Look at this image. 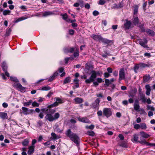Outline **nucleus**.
<instances>
[{"label": "nucleus", "mask_w": 155, "mask_h": 155, "mask_svg": "<svg viewBox=\"0 0 155 155\" xmlns=\"http://www.w3.org/2000/svg\"><path fill=\"white\" fill-rule=\"evenodd\" d=\"M106 2V1L105 0H99L98 4L100 5H104Z\"/></svg>", "instance_id": "obj_49"}, {"label": "nucleus", "mask_w": 155, "mask_h": 155, "mask_svg": "<svg viewBox=\"0 0 155 155\" xmlns=\"http://www.w3.org/2000/svg\"><path fill=\"white\" fill-rule=\"evenodd\" d=\"M112 114V111L110 108H104L103 110V116L107 118L110 117Z\"/></svg>", "instance_id": "obj_5"}, {"label": "nucleus", "mask_w": 155, "mask_h": 155, "mask_svg": "<svg viewBox=\"0 0 155 155\" xmlns=\"http://www.w3.org/2000/svg\"><path fill=\"white\" fill-rule=\"evenodd\" d=\"M123 7V4L122 2H119L118 5L116 6V8H121Z\"/></svg>", "instance_id": "obj_53"}, {"label": "nucleus", "mask_w": 155, "mask_h": 155, "mask_svg": "<svg viewBox=\"0 0 155 155\" xmlns=\"http://www.w3.org/2000/svg\"><path fill=\"white\" fill-rule=\"evenodd\" d=\"M10 79L13 81L15 82H18V79L15 77H13L12 76L10 77Z\"/></svg>", "instance_id": "obj_51"}, {"label": "nucleus", "mask_w": 155, "mask_h": 155, "mask_svg": "<svg viewBox=\"0 0 155 155\" xmlns=\"http://www.w3.org/2000/svg\"><path fill=\"white\" fill-rule=\"evenodd\" d=\"M146 31L149 35L154 36L155 35V33L154 32L150 29H146Z\"/></svg>", "instance_id": "obj_18"}, {"label": "nucleus", "mask_w": 155, "mask_h": 155, "mask_svg": "<svg viewBox=\"0 0 155 155\" xmlns=\"http://www.w3.org/2000/svg\"><path fill=\"white\" fill-rule=\"evenodd\" d=\"M85 67L88 70H89L90 69L92 68H93L92 65L91 64L88 63H86V64Z\"/></svg>", "instance_id": "obj_38"}, {"label": "nucleus", "mask_w": 155, "mask_h": 155, "mask_svg": "<svg viewBox=\"0 0 155 155\" xmlns=\"http://www.w3.org/2000/svg\"><path fill=\"white\" fill-rule=\"evenodd\" d=\"M96 80L97 82H98V83H100L104 81L103 79L101 78H97Z\"/></svg>", "instance_id": "obj_55"}, {"label": "nucleus", "mask_w": 155, "mask_h": 155, "mask_svg": "<svg viewBox=\"0 0 155 155\" xmlns=\"http://www.w3.org/2000/svg\"><path fill=\"white\" fill-rule=\"evenodd\" d=\"M91 73V74L89 78L85 80V82L87 84H90L91 83L93 82L97 77L95 74L93 73Z\"/></svg>", "instance_id": "obj_8"}, {"label": "nucleus", "mask_w": 155, "mask_h": 155, "mask_svg": "<svg viewBox=\"0 0 155 155\" xmlns=\"http://www.w3.org/2000/svg\"><path fill=\"white\" fill-rule=\"evenodd\" d=\"M62 17L63 19L66 20L68 18V15L67 14L65 13L62 15Z\"/></svg>", "instance_id": "obj_56"}, {"label": "nucleus", "mask_w": 155, "mask_h": 155, "mask_svg": "<svg viewBox=\"0 0 155 155\" xmlns=\"http://www.w3.org/2000/svg\"><path fill=\"white\" fill-rule=\"evenodd\" d=\"M87 134L90 136H93L95 135V133L93 131L90 130L87 132Z\"/></svg>", "instance_id": "obj_36"}, {"label": "nucleus", "mask_w": 155, "mask_h": 155, "mask_svg": "<svg viewBox=\"0 0 155 155\" xmlns=\"http://www.w3.org/2000/svg\"><path fill=\"white\" fill-rule=\"evenodd\" d=\"M60 116V114L58 112L55 113L54 115V116H53L54 120L59 118Z\"/></svg>", "instance_id": "obj_33"}, {"label": "nucleus", "mask_w": 155, "mask_h": 155, "mask_svg": "<svg viewBox=\"0 0 155 155\" xmlns=\"http://www.w3.org/2000/svg\"><path fill=\"white\" fill-rule=\"evenodd\" d=\"M125 77L124 69L123 68H121L120 69L119 72V81H120L124 79Z\"/></svg>", "instance_id": "obj_7"}, {"label": "nucleus", "mask_w": 155, "mask_h": 155, "mask_svg": "<svg viewBox=\"0 0 155 155\" xmlns=\"http://www.w3.org/2000/svg\"><path fill=\"white\" fill-rule=\"evenodd\" d=\"M132 24V23L130 21H128L127 20H126V22L124 24V28L126 29H129Z\"/></svg>", "instance_id": "obj_12"}, {"label": "nucleus", "mask_w": 155, "mask_h": 155, "mask_svg": "<svg viewBox=\"0 0 155 155\" xmlns=\"http://www.w3.org/2000/svg\"><path fill=\"white\" fill-rule=\"evenodd\" d=\"M48 108H43L41 109V112H43V113H45L47 114Z\"/></svg>", "instance_id": "obj_45"}, {"label": "nucleus", "mask_w": 155, "mask_h": 155, "mask_svg": "<svg viewBox=\"0 0 155 155\" xmlns=\"http://www.w3.org/2000/svg\"><path fill=\"white\" fill-rule=\"evenodd\" d=\"M32 105L33 107H39V104L38 103H37L36 101H35L34 102H33L32 103Z\"/></svg>", "instance_id": "obj_48"}, {"label": "nucleus", "mask_w": 155, "mask_h": 155, "mask_svg": "<svg viewBox=\"0 0 155 155\" xmlns=\"http://www.w3.org/2000/svg\"><path fill=\"white\" fill-rule=\"evenodd\" d=\"M134 107L135 110L138 111L140 108V106L139 104H134Z\"/></svg>", "instance_id": "obj_37"}, {"label": "nucleus", "mask_w": 155, "mask_h": 155, "mask_svg": "<svg viewBox=\"0 0 155 155\" xmlns=\"http://www.w3.org/2000/svg\"><path fill=\"white\" fill-rule=\"evenodd\" d=\"M51 89V87L49 86L41 87L39 89L40 90L42 91H48Z\"/></svg>", "instance_id": "obj_28"}, {"label": "nucleus", "mask_w": 155, "mask_h": 155, "mask_svg": "<svg viewBox=\"0 0 155 155\" xmlns=\"http://www.w3.org/2000/svg\"><path fill=\"white\" fill-rule=\"evenodd\" d=\"M22 109L23 110L22 113L25 115H27L29 114L28 113V108L25 107H22Z\"/></svg>", "instance_id": "obj_26"}, {"label": "nucleus", "mask_w": 155, "mask_h": 155, "mask_svg": "<svg viewBox=\"0 0 155 155\" xmlns=\"http://www.w3.org/2000/svg\"><path fill=\"white\" fill-rule=\"evenodd\" d=\"M83 123H91V122L86 117H84V119L83 121Z\"/></svg>", "instance_id": "obj_43"}, {"label": "nucleus", "mask_w": 155, "mask_h": 155, "mask_svg": "<svg viewBox=\"0 0 155 155\" xmlns=\"http://www.w3.org/2000/svg\"><path fill=\"white\" fill-rule=\"evenodd\" d=\"M74 56L75 58L78 57L79 56V53L78 51L74 52Z\"/></svg>", "instance_id": "obj_58"}, {"label": "nucleus", "mask_w": 155, "mask_h": 155, "mask_svg": "<svg viewBox=\"0 0 155 155\" xmlns=\"http://www.w3.org/2000/svg\"><path fill=\"white\" fill-rule=\"evenodd\" d=\"M54 130L58 133H62V131L58 127H57L55 128Z\"/></svg>", "instance_id": "obj_52"}, {"label": "nucleus", "mask_w": 155, "mask_h": 155, "mask_svg": "<svg viewBox=\"0 0 155 155\" xmlns=\"http://www.w3.org/2000/svg\"><path fill=\"white\" fill-rule=\"evenodd\" d=\"M119 146L125 148H127V146L126 143L125 141H122L119 144Z\"/></svg>", "instance_id": "obj_32"}, {"label": "nucleus", "mask_w": 155, "mask_h": 155, "mask_svg": "<svg viewBox=\"0 0 155 155\" xmlns=\"http://www.w3.org/2000/svg\"><path fill=\"white\" fill-rule=\"evenodd\" d=\"M91 37L94 40L100 42L104 44H108L111 42V41L107 38H103L101 35H96L92 34Z\"/></svg>", "instance_id": "obj_3"}, {"label": "nucleus", "mask_w": 155, "mask_h": 155, "mask_svg": "<svg viewBox=\"0 0 155 155\" xmlns=\"http://www.w3.org/2000/svg\"><path fill=\"white\" fill-rule=\"evenodd\" d=\"M28 143H29L28 140L27 139H26L24 140L22 142V145L24 146H26L28 145Z\"/></svg>", "instance_id": "obj_35"}, {"label": "nucleus", "mask_w": 155, "mask_h": 155, "mask_svg": "<svg viewBox=\"0 0 155 155\" xmlns=\"http://www.w3.org/2000/svg\"><path fill=\"white\" fill-rule=\"evenodd\" d=\"M143 41L140 40L139 41V44L142 46L146 48H149V47L146 45L147 43V41L146 38L143 39Z\"/></svg>", "instance_id": "obj_9"}, {"label": "nucleus", "mask_w": 155, "mask_h": 155, "mask_svg": "<svg viewBox=\"0 0 155 155\" xmlns=\"http://www.w3.org/2000/svg\"><path fill=\"white\" fill-rule=\"evenodd\" d=\"M35 147V146H31L29 147V149L28 151V155H31L34 152Z\"/></svg>", "instance_id": "obj_19"}, {"label": "nucleus", "mask_w": 155, "mask_h": 155, "mask_svg": "<svg viewBox=\"0 0 155 155\" xmlns=\"http://www.w3.org/2000/svg\"><path fill=\"white\" fill-rule=\"evenodd\" d=\"M71 78L70 77H67L64 80L63 84H65L70 82L71 81Z\"/></svg>", "instance_id": "obj_30"}, {"label": "nucleus", "mask_w": 155, "mask_h": 155, "mask_svg": "<svg viewBox=\"0 0 155 155\" xmlns=\"http://www.w3.org/2000/svg\"><path fill=\"white\" fill-rule=\"evenodd\" d=\"M140 127L142 129H145L147 128L146 124L144 123H142L140 124Z\"/></svg>", "instance_id": "obj_47"}, {"label": "nucleus", "mask_w": 155, "mask_h": 155, "mask_svg": "<svg viewBox=\"0 0 155 155\" xmlns=\"http://www.w3.org/2000/svg\"><path fill=\"white\" fill-rule=\"evenodd\" d=\"M96 96L98 97V98H99L100 99V98H103L104 97V96L101 93L96 94Z\"/></svg>", "instance_id": "obj_41"}, {"label": "nucleus", "mask_w": 155, "mask_h": 155, "mask_svg": "<svg viewBox=\"0 0 155 155\" xmlns=\"http://www.w3.org/2000/svg\"><path fill=\"white\" fill-rule=\"evenodd\" d=\"M138 143L142 145H146L147 146H149L150 143L147 142L145 140H141L138 141Z\"/></svg>", "instance_id": "obj_21"}, {"label": "nucleus", "mask_w": 155, "mask_h": 155, "mask_svg": "<svg viewBox=\"0 0 155 155\" xmlns=\"http://www.w3.org/2000/svg\"><path fill=\"white\" fill-rule=\"evenodd\" d=\"M78 119L79 121L83 122V121L84 119V117H79L78 118Z\"/></svg>", "instance_id": "obj_63"}, {"label": "nucleus", "mask_w": 155, "mask_h": 155, "mask_svg": "<svg viewBox=\"0 0 155 155\" xmlns=\"http://www.w3.org/2000/svg\"><path fill=\"white\" fill-rule=\"evenodd\" d=\"M74 100L76 104H79L83 103L84 102L83 99L78 97H77L74 99Z\"/></svg>", "instance_id": "obj_17"}, {"label": "nucleus", "mask_w": 155, "mask_h": 155, "mask_svg": "<svg viewBox=\"0 0 155 155\" xmlns=\"http://www.w3.org/2000/svg\"><path fill=\"white\" fill-rule=\"evenodd\" d=\"M55 78V77H54L52 75V76L50 77L49 78L48 80V81L49 82H51Z\"/></svg>", "instance_id": "obj_64"}, {"label": "nucleus", "mask_w": 155, "mask_h": 155, "mask_svg": "<svg viewBox=\"0 0 155 155\" xmlns=\"http://www.w3.org/2000/svg\"><path fill=\"white\" fill-rule=\"evenodd\" d=\"M140 134L143 138H147L150 137V135L143 131H141L140 132Z\"/></svg>", "instance_id": "obj_20"}, {"label": "nucleus", "mask_w": 155, "mask_h": 155, "mask_svg": "<svg viewBox=\"0 0 155 155\" xmlns=\"http://www.w3.org/2000/svg\"><path fill=\"white\" fill-rule=\"evenodd\" d=\"M91 73H94L95 74H96V77H97V76L100 75V73L99 71H96L94 70H92L91 71Z\"/></svg>", "instance_id": "obj_44"}, {"label": "nucleus", "mask_w": 155, "mask_h": 155, "mask_svg": "<svg viewBox=\"0 0 155 155\" xmlns=\"http://www.w3.org/2000/svg\"><path fill=\"white\" fill-rule=\"evenodd\" d=\"M94 127V125L91 124L90 126L87 125L85 126V128L87 129L93 130Z\"/></svg>", "instance_id": "obj_40"}, {"label": "nucleus", "mask_w": 155, "mask_h": 155, "mask_svg": "<svg viewBox=\"0 0 155 155\" xmlns=\"http://www.w3.org/2000/svg\"><path fill=\"white\" fill-rule=\"evenodd\" d=\"M56 111V109H52L51 108H48L47 113L48 114H51L52 115V114L54 113Z\"/></svg>", "instance_id": "obj_27"}, {"label": "nucleus", "mask_w": 155, "mask_h": 155, "mask_svg": "<svg viewBox=\"0 0 155 155\" xmlns=\"http://www.w3.org/2000/svg\"><path fill=\"white\" fill-rule=\"evenodd\" d=\"M51 135L53 137V138L54 139H56L58 138V136L56 135V134L54 133H51Z\"/></svg>", "instance_id": "obj_46"}, {"label": "nucleus", "mask_w": 155, "mask_h": 155, "mask_svg": "<svg viewBox=\"0 0 155 155\" xmlns=\"http://www.w3.org/2000/svg\"><path fill=\"white\" fill-rule=\"evenodd\" d=\"M32 100H29L28 101L25 102L23 103V105L25 106H29L32 103Z\"/></svg>", "instance_id": "obj_31"}, {"label": "nucleus", "mask_w": 155, "mask_h": 155, "mask_svg": "<svg viewBox=\"0 0 155 155\" xmlns=\"http://www.w3.org/2000/svg\"><path fill=\"white\" fill-rule=\"evenodd\" d=\"M11 12L9 10H5L3 11V14L4 15H8Z\"/></svg>", "instance_id": "obj_42"}, {"label": "nucleus", "mask_w": 155, "mask_h": 155, "mask_svg": "<svg viewBox=\"0 0 155 155\" xmlns=\"http://www.w3.org/2000/svg\"><path fill=\"white\" fill-rule=\"evenodd\" d=\"M131 23L134 25L137 26L139 28L141 32H145V29L144 27V23L140 22L139 19L137 16H133Z\"/></svg>", "instance_id": "obj_2"}, {"label": "nucleus", "mask_w": 155, "mask_h": 155, "mask_svg": "<svg viewBox=\"0 0 155 155\" xmlns=\"http://www.w3.org/2000/svg\"><path fill=\"white\" fill-rule=\"evenodd\" d=\"M74 48L72 47L70 48H66L64 49V51L65 52H68L70 53H72L74 50Z\"/></svg>", "instance_id": "obj_23"}, {"label": "nucleus", "mask_w": 155, "mask_h": 155, "mask_svg": "<svg viewBox=\"0 0 155 155\" xmlns=\"http://www.w3.org/2000/svg\"><path fill=\"white\" fill-rule=\"evenodd\" d=\"M140 100L142 101L143 103H145L146 102V99L145 97V95L143 94L140 95Z\"/></svg>", "instance_id": "obj_25"}, {"label": "nucleus", "mask_w": 155, "mask_h": 155, "mask_svg": "<svg viewBox=\"0 0 155 155\" xmlns=\"http://www.w3.org/2000/svg\"><path fill=\"white\" fill-rule=\"evenodd\" d=\"M138 135L137 134H135L133 135V138H132V140L133 142L138 143Z\"/></svg>", "instance_id": "obj_16"}, {"label": "nucleus", "mask_w": 155, "mask_h": 155, "mask_svg": "<svg viewBox=\"0 0 155 155\" xmlns=\"http://www.w3.org/2000/svg\"><path fill=\"white\" fill-rule=\"evenodd\" d=\"M97 114L99 116H102L103 115V111L102 112L101 110H99L97 112Z\"/></svg>", "instance_id": "obj_57"}, {"label": "nucleus", "mask_w": 155, "mask_h": 155, "mask_svg": "<svg viewBox=\"0 0 155 155\" xmlns=\"http://www.w3.org/2000/svg\"><path fill=\"white\" fill-rule=\"evenodd\" d=\"M93 14L94 16H96L99 14V12H98V11L95 10L93 12Z\"/></svg>", "instance_id": "obj_59"}, {"label": "nucleus", "mask_w": 155, "mask_h": 155, "mask_svg": "<svg viewBox=\"0 0 155 155\" xmlns=\"http://www.w3.org/2000/svg\"><path fill=\"white\" fill-rule=\"evenodd\" d=\"M45 118L46 120H48L50 122L53 121L54 120L53 116L51 114H47L45 117Z\"/></svg>", "instance_id": "obj_11"}, {"label": "nucleus", "mask_w": 155, "mask_h": 155, "mask_svg": "<svg viewBox=\"0 0 155 155\" xmlns=\"http://www.w3.org/2000/svg\"><path fill=\"white\" fill-rule=\"evenodd\" d=\"M65 134L77 146H79L80 138L76 134L72 132L70 129H68L66 130Z\"/></svg>", "instance_id": "obj_1"}, {"label": "nucleus", "mask_w": 155, "mask_h": 155, "mask_svg": "<svg viewBox=\"0 0 155 155\" xmlns=\"http://www.w3.org/2000/svg\"><path fill=\"white\" fill-rule=\"evenodd\" d=\"M69 33L70 35H73L74 33V31L73 29H70L69 30Z\"/></svg>", "instance_id": "obj_60"}, {"label": "nucleus", "mask_w": 155, "mask_h": 155, "mask_svg": "<svg viewBox=\"0 0 155 155\" xmlns=\"http://www.w3.org/2000/svg\"><path fill=\"white\" fill-rule=\"evenodd\" d=\"M2 67L3 71H7L8 67L5 61H3L2 64Z\"/></svg>", "instance_id": "obj_22"}, {"label": "nucleus", "mask_w": 155, "mask_h": 155, "mask_svg": "<svg viewBox=\"0 0 155 155\" xmlns=\"http://www.w3.org/2000/svg\"><path fill=\"white\" fill-rule=\"evenodd\" d=\"M56 99V101L57 102H58V104H61L63 103L62 100L59 97H56L55 98Z\"/></svg>", "instance_id": "obj_50"}, {"label": "nucleus", "mask_w": 155, "mask_h": 155, "mask_svg": "<svg viewBox=\"0 0 155 155\" xmlns=\"http://www.w3.org/2000/svg\"><path fill=\"white\" fill-rule=\"evenodd\" d=\"M150 77L149 75H146L143 77V82H147L150 79Z\"/></svg>", "instance_id": "obj_24"}, {"label": "nucleus", "mask_w": 155, "mask_h": 155, "mask_svg": "<svg viewBox=\"0 0 155 155\" xmlns=\"http://www.w3.org/2000/svg\"><path fill=\"white\" fill-rule=\"evenodd\" d=\"M151 66V64L149 63H147V64H146L144 63H141L136 64L134 67V70L136 73H137L138 70L140 68H143Z\"/></svg>", "instance_id": "obj_4"}, {"label": "nucleus", "mask_w": 155, "mask_h": 155, "mask_svg": "<svg viewBox=\"0 0 155 155\" xmlns=\"http://www.w3.org/2000/svg\"><path fill=\"white\" fill-rule=\"evenodd\" d=\"M13 86L21 92H24L26 91V87L22 86L19 83L15 82L13 84Z\"/></svg>", "instance_id": "obj_6"}, {"label": "nucleus", "mask_w": 155, "mask_h": 155, "mask_svg": "<svg viewBox=\"0 0 155 155\" xmlns=\"http://www.w3.org/2000/svg\"><path fill=\"white\" fill-rule=\"evenodd\" d=\"M58 105V102L56 101L54 102L53 104H51L48 105V108H51L52 107H56Z\"/></svg>", "instance_id": "obj_29"}, {"label": "nucleus", "mask_w": 155, "mask_h": 155, "mask_svg": "<svg viewBox=\"0 0 155 155\" xmlns=\"http://www.w3.org/2000/svg\"><path fill=\"white\" fill-rule=\"evenodd\" d=\"M100 101V99L99 98H97L95 101L92 104V107L93 108H96L99 105Z\"/></svg>", "instance_id": "obj_10"}, {"label": "nucleus", "mask_w": 155, "mask_h": 155, "mask_svg": "<svg viewBox=\"0 0 155 155\" xmlns=\"http://www.w3.org/2000/svg\"><path fill=\"white\" fill-rule=\"evenodd\" d=\"M0 118L3 120L7 119L8 118L7 114L5 112H0Z\"/></svg>", "instance_id": "obj_13"}, {"label": "nucleus", "mask_w": 155, "mask_h": 155, "mask_svg": "<svg viewBox=\"0 0 155 155\" xmlns=\"http://www.w3.org/2000/svg\"><path fill=\"white\" fill-rule=\"evenodd\" d=\"M12 31V29L11 28H9L8 29H7L6 30V32L5 35L6 36H8L10 35V34Z\"/></svg>", "instance_id": "obj_34"}, {"label": "nucleus", "mask_w": 155, "mask_h": 155, "mask_svg": "<svg viewBox=\"0 0 155 155\" xmlns=\"http://www.w3.org/2000/svg\"><path fill=\"white\" fill-rule=\"evenodd\" d=\"M52 14V12H45L43 14V15L44 16H47Z\"/></svg>", "instance_id": "obj_39"}, {"label": "nucleus", "mask_w": 155, "mask_h": 155, "mask_svg": "<svg viewBox=\"0 0 155 155\" xmlns=\"http://www.w3.org/2000/svg\"><path fill=\"white\" fill-rule=\"evenodd\" d=\"M110 74L107 72H105L104 73V76L105 78H108L110 76Z\"/></svg>", "instance_id": "obj_61"}, {"label": "nucleus", "mask_w": 155, "mask_h": 155, "mask_svg": "<svg viewBox=\"0 0 155 155\" xmlns=\"http://www.w3.org/2000/svg\"><path fill=\"white\" fill-rule=\"evenodd\" d=\"M137 91V89L136 90H132L129 93L128 95V97H129L133 98L136 95Z\"/></svg>", "instance_id": "obj_14"}, {"label": "nucleus", "mask_w": 155, "mask_h": 155, "mask_svg": "<svg viewBox=\"0 0 155 155\" xmlns=\"http://www.w3.org/2000/svg\"><path fill=\"white\" fill-rule=\"evenodd\" d=\"M105 82L106 83L105 84L107 86H108L110 84V81L108 79H106L105 80Z\"/></svg>", "instance_id": "obj_54"}, {"label": "nucleus", "mask_w": 155, "mask_h": 155, "mask_svg": "<svg viewBox=\"0 0 155 155\" xmlns=\"http://www.w3.org/2000/svg\"><path fill=\"white\" fill-rule=\"evenodd\" d=\"M107 71L108 72L107 73H111L112 72V69L110 68H108L107 69Z\"/></svg>", "instance_id": "obj_62"}, {"label": "nucleus", "mask_w": 155, "mask_h": 155, "mask_svg": "<svg viewBox=\"0 0 155 155\" xmlns=\"http://www.w3.org/2000/svg\"><path fill=\"white\" fill-rule=\"evenodd\" d=\"M145 87L146 89V94L147 95L149 96L150 95L151 89L150 86L149 84H147L145 86Z\"/></svg>", "instance_id": "obj_15"}]
</instances>
